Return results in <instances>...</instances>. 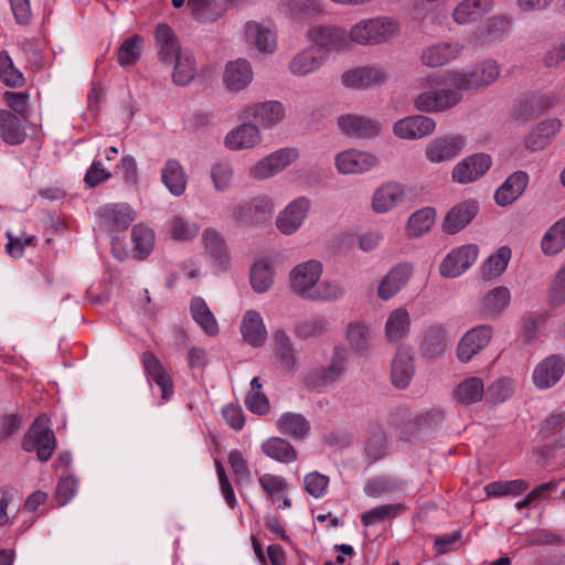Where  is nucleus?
Returning a JSON list of instances; mask_svg holds the SVG:
<instances>
[{"mask_svg":"<svg viewBox=\"0 0 565 565\" xmlns=\"http://www.w3.org/2000/svg\"><path fill=\"white\" fill-rule=\"evenodd\" d=\"M399 33L398 20L388 15L362 19L350 28L352 45L374 46L385 44L398 36Z\"/></svg>","mask_w":565,"mask_h":565,"instance_id":"1","label":"nucleus"},{"mask_svg":"<svg viewBox=\"0 0 565 565\" xmlns=\"http://www.w3.org/2000/svg\"><path fill=\"white\" fill-rule=\"evenodd\" d=\"M500 76V66L494 60H484L469 70L448 72L446 82L465 90L478 89L494 83Z\"/></svg>","mask_w":565,"mask_h":565,"instance_id":"2","label":"nucleus"},{"mask_svg":"<svg viewBox=\"0 0 565 565\" xmlns=\"http://www.w3.org/2000/svg\"><path fill=\"white\" fill-rule=\"evenodd\" d=\"M348 370V356L342 348L335 347L327 366L311 367L303 377L307 387L322 392L339 382Z\"/></svg>","mask_w":565,"mask_h":565,"instance_id":"3","label":"nucleus"},{"mask_svg":"<svg viewBox=\"0 0 565 565\" xmlns=\"http://www.w3.org/2000/svg\"><path fill=\"white\" fill-rule=\"evenodd\" d=\"M55 447L56 440L54 433L49 427V419L45 416H39L24 437L23 449L25 451L36 450L39 460L45 462L51 459Z\"/></svg>","mask_w":565,"mask_h":565,"instance_id":"4","label":"nucleus"},{"mask_svg":"<svg viewBox=\"0 0 565 565\" xmlns=\"http://www.w3.org/2000/svg\"><path fill=\"white\" fill-rule=\"evenodd\" d=\"M462 100V89L450 86L427 89L414 98V107L422 113H443L456 107Z\"/></svg>","mask_w":565,"mask_h":565,"instance_id":"5","label":"nucleus"},{"mask_svg":"<svg viewBox=\"0 0 565 565\" xmlns=\"http://www.w3.org/2000/svg\"><path fill=\"white\" fill-rule=\"evenodd\" d=\"M511 28L512 18L510 15H491L471 32L469 43L473 46L500 43L511 33Z\"/></svg>","mask_w":565,"mask_h":565,"instance_id":"6","label":"nucleus"},{"mask_svg":"<svg viewBox=\"0 0 565 565\" xmlns=\"http://www.w3.org/2000/svg\"><path fill=\"white\" fill-rule=\"evenodd\" d=\"M298 158V148H281L257 161L249 168L248 174L255 180H266L285 170Z\"/></svg>","mask_w":565,"mask_h":565,"instance_id":"7","label":"nucleus"},{"mask_svg":"<svg viewBox=\"0 0 565 565\" xmlns=\"http://www.w3.org/2000/svg\"><path fill=\"white\" fill-rule=\"evenodd\" d=\"M308 38L315 46L316 51L323 53L343 52L352 47L350 31L338 26H316L312 28Z\"/></svg>","mask_w":565,"mask_h":565,"instance_id":"8","label":"nucleus"},{"mask_svg":"<svg viewBox=\"0 0 565 565\" xmlns=\"http://www.w3.org/2000/svg\"><path fill=\"white\" fill-rule=\"evenodd\" d=\"M321 274L322 264L316 259L296 265L289 274L292 291L308 300L318 285Z\"/></svg>","mask_w":565,"mask_h":565,"instance_id":"9","label":"nucleus"},{"mask_svg":"<svg viewBox=\"0 0 565 565\" xmlns=\"http://www.w3.org/2000/svg\"><path fill=\"white\" fill-rule=\"evenodd\" d=\"M311 209L307 196H298L290 201L277 215L276 226L284 235L296 233L305 223Z\"/></svg>","mask_w":565,"mask_h":565,"instance_id":"10","label":"nucleus"},{"mask_svg":"<svg viewBox=\"0 0 565 565\" xmlns=\"http://www.w3.org/2000/svg\"><path fill=\"white\" fill-rule=\"evenodd\" d=\"M492 334L493 331L489 324H480L468 330L457 344V359L461 363L470 362L473 356L488 347Z\"/></svg>","mask_w":565,"mask_h":565,"instance_id":"11","label":"nucleus"},{"mask_svg":"<svg viewBox=\"0 0 565 565\" xmlns=\"http://www.w3.org/2000/svg\"><path fill=\"white\" fill-rule=\"evenodd\" d=\"M274 205L265 196H256L232 207V217L243 224L256 226L268 221Z\"/></svg>","mask_w":565,"mask_h":565,"instance_id":"12","label":"nucleus"},{"mask_svg":"<svg viewBox=\"0 0 565 565\" xmlns=\"http://www.w3.org/2000/svg\"><path fill=\"white\" fill-rule=\"evenodd\" d=\"M479 255L476 244H467L452 249L440 264V275L456 278L475 264Z\"/></svg>","mask_w":565,"mask_h":565,"instance_id":"13","label":"nucleus"},{"mask_svg":"<svg viewBox=\"0 0 565 565\" xmlns=\"http://www.w3.org/2000/svg\"><path fill=\"white\" fill-rule=\"evenodd\" d=\"M386 81V72L376 65L354 67L341 75L342 85L352 89H367L383 85Z\"/></svg>","mask_w":565,"mask_h":565,"instance_id":"14","label":"nucleus"},{"mask_svg":"<svg viewBox=\"0 0 565 565\" xmlns=\"http://www.w3.org/2000/svg\"><path fill=\"white\" fill-rule=\"evenodd\" d=\"M465 148L461 136H444L431 139L425 148V158L431 163H443L455 159Z\"/></svg>","mask_w":565,"mask_h":565,"instance_id":"15","label":"nucleus"},{"mask_svg":"<svg viewBox=\"0 0 565 565\" xmlns=\"http://www.w3.org/2000/svg\"><path fill=\"white\" fill-rule=\"evenodd\" d=\"M491 157L486 153H475L459 161L452 169V181L468 184L480 179L491 167Z\"/></svg>","mask_w":565,"mask_h":565,"instance_id":"16","label":"nucleus"},{"mask_svg":"<svg viewBox=\"0 0 565 565\" xmlns=\"http://www.w3.org/2000/svg\"><path fill=\"white\" fill-rule=\"evenodd\" d=\"M334 163L340 173L356 174L374 168L379 163V159L371 152L349 149L338 153Z\"/></svg>","mask_w":565,"mask_h":565,"instance_id":"17","label":"nucleus"},{"mask_svg":"<svg viewBox=\"0 0 565 565\" xmlns=\"http://www.w3.org/2000/svg\"><path fill=\"white\" fill-rule=\"evenodd\" d=\"M340 131L351 138L370 139L380 135L382 126L379 121L354 114L342 115L338 118Z\"/></svg>","mask_w":565,"mask_h":565,"instance_id":"18","label":"nucleus"},{"mask_svg":"<svg viewBox=\"0 0 565 565\" xmlns=\"http://www.w3.org/2000/svg\"><path fill=\"white\" fill-rule=\"evenodd\" d=\"M436 129V121L424 115H413L397 120L393 126V134L399 139L416 140L431 135Z\"/></svg>","mask_w":565,"mask_h":565,"instance_id":"19","label":"nucleus"},{"mask_svg":"<svg viewBox=\"0 0 565 565\" xmlns=\"http://www.w3.org/2000/svg\"><path fill=\"white\" fill-rule=\"evenodd\" d=\"M479 203L473 200H465L454 205L445 215L441 228L446 234H456L462 231L476 217Z\"/></svg>","mask_w":565,"mask_h":565,"instance_id":"20","label":"nucleus"},{"mask_svg":"<svg viewBox=\"0 0 565 565\" xmlns=\"http://www.w3.org/2000/svg\"><path fill=\"white\" fill-rule=\"evenodd\" d=\"M448 344L449 339L446 327L430 324L422 333L419 352L427 360H437L446 353Z\"/></svg>","mask_w":565,"mask_h":565,"instance_id":"21","label":"nucleus"},{"mask_svg":"<svg viewBox=\"0 0 565 565\" xmlns=\"http://www.w3.org/2000/svg\"><path fill=\"white\" fill-rule=\"evenodd\" d=\"M565 372V359L561 355H550L534 369L532 380L539 390L553 387Z\"/></svg>","mask_w":565,"mask_h":565,"instance_id":"22","label":"nucleus"},{"mask_svg":"<svg viewBox=\"0 0 565 565\" xmlns=\"http://www.w3.org/2000/svg\"><path fill=\"white\" fill-rule=\"evenodd\" d=\"M97 214L100 226L108 231L126 230L136 218L135 211L126 203L104 205Z\"/></svg>","mask_w":565,"mask_h":565,"instance_id":"23","label":"nucleus"},{"mask_svg":"<svg viewBox=\"0 0 565 565\" xmlns=\"http://www.w3.org/2000/svg\"><path fill=\"white\" fill-rule=\"evenodd\" d=\"M254 72L245 58L227 62L223 73V83L230 92H242L252 83Z\"/></svg>","mask_w":565,"mask_h":565,"instance_id":"24","label":"nucleus"},{"mask_svg":"<svg viewBox=\"0 0 565 565\" xmlns=\"http://www.w3.org/2000/svg\"><path fill=\"white\" fill-rule=\"evenodd\" d=\"M244 118H253L263 128L271 129L285 118V107L280 102L268 100L255 104L244 110Z\"/></svg>","mask_w":565,"mask_h":565,"instance_id":"25","label":"nucleus"},{"mask_svg":"<svg viewBox=\"0 0 565 565\" xmlns=\"http://www.w3.org/2000/svg\"><path fill=\"white\" fill-rule=\"evenodd\" d=\"M465 50L460 42H439L426 47L422 53V62L429 67L443 66L458 58Z\"/></svg>","mask_w":565,"mask_h":565,"instance_id":"26","label":"nucleus"},{"mask_svg":"<svg viewBox=\"0 0 565 565\" xmlns=\"http://www.w3.org/2000/svg\"><path fill=\"white\" fill-rule=\"evenodd\" d=\"M262 142V132L257 125L242 124L230 130L225 138L224 145L227 149L239 151L252 149Z\"/></svg>","mask_w":565,"mask_h":565,"instance_id":"27","label":"nucleus"},{"mask_svg":"<svg viewBox=\"0 0 565 565\" xmlns=\"http://www.w3.org/2000/svg\"><path fill=\"white\" fill-rule=\"evenodd\" d=\"M491 9V0H461L452 9L451 19L458 25H468L479 21Z\"/></svg>","mask_w":565,"mask_h":565,"instance_id":"28","label":"nucleus"},{"mask_svg":"<svg viewBox=\"0 0 565 565\" xmlns=\"http://www.w3.org/2000/svg\"><path fill=\"white\" fill-rule=\"evenodd\" d=\"M412 269L407 265H397L393 267L381 280L377 287V297L382 300H390L409 280Z\"/></svg>","mask_w":565,"mask_h":565,"instance_id":"29","label":"nucleus"},{"mask_svg":"<svg viewBox=\"0 0 565 565\" xmlns=\"http://www.w3.org/2000/svg\"><path fill=\"white\" fill-rule=\"evenodd\" d=\"M404 199V188L399 183L388 182L374 192L372 207L376 213H386L399 205Z\"/></svg>","mask_w":565,"mask_h":565,"instance_id":"30","label":"nucleus"},{"mask_svg":"<svg viewBox=\"0 0 565 565\" xmlns=\"http://www.w3.org/2000/svg\"><path fill=\"white\" fill-rule=\"evenodd\" d=\"M273 342L274 356L280 367L288 372H294L298 365V358L289 334L285 330L278 329L273 334Z\"/></svg>","mask_w":565,"mask_h":565,"instance_id":"31","label":"nucleus"},{"mask_svg":"<svg viewBox=\"0 0 565 565\" xmlns=\"http://www.w3.org/2000/svg\"><path fill=\"white\" fill-rule=\"evenodd\" d=\"M323 63V56L318 54L315 46H308L291 57L288 70L294 76L303 77L318 71Z\"/></svg>","mask_w":565,"mask_h":565,"instance_id":"32","label":"nucleus"},{"mask_svg":"<svg viewBox=\"0 0 565 565\" xmlns=\"http://www.w3.org/2000/svg\"><path fill=\"white\" fill-rule=\"evenodd\" d=\"M529 183L526 172L516 171L512 173L495 191L494 200L500 206L512 204L525 190Z\"/></svg>","mask_w":565,"mask_h":565,"instance_id":"33","label":"nucleus"},{"mask_svg":"<svg viewBox=\"0 0 565 565\" xmlns=\"http://www.w3.org/2000/svg\"><path fill=\"white\" fill-rule=\"evenodd\" d=\"M415 374L414 359L407 349L399 348L392 362V382L397 388H406Z\"/></svg>","mask_w":565,"mask_h":565,"instance_id":"34","label":"nucleus"},{"mask_svg":"<svg viewBox=\"0 0 565 565\" xmlns=\"http://www.w3.org/2000/svg\"><path fill=\"white\" fill-rule=\"evenodd\" d=\"M562 127L556 118L540 122L524 140L525 147L531 151H539L547 147Z\"/></svg>","mask_w":565,"mask_h":565,"instance_id":"35","label":"nucleus"},{"mask_svg":"<svg viewBox=\"0 0 565 565\" xmlns=\"http://www.w3.org/2000/svg\"><path fill=\"white\" fill-rule=\"evenodd\" d=\"M241 332L244 340L252 347L259 348L265 343L267 330L258 311L248 310L244 313Z\"/></svg>","mask_w":565,"mask_h":565,"instance_id":"36","label":"nucleus"},{"mask_svg":"<svg viewBox=\"0 0 565 565\" xmlns=\"http://www.w3.org/2000/svg\"><path fill=\"white\" fill-rule=\"evenodd\" d=\"M161 180L172 195L180 196L186 189L188 174L178 160L169 159L162 168Z\"/></svg>","mask_w":565,"mask_h":565,"instance_id":"37","label":"nucleus"},{"mask_svg":"<svg viewBox=\"0 0 565 565\" xmlns=\"http://www.w3.org/2000/svg\"><path fill=\"white\" fill-rule=\"evenodd\" d=\"M204 247L214 265L221 268L227 266L231 260L230 249L224 237L215 230L207 228L203 232Z\"/></svg>","mask_w":565,"mask_h":565,"instance_id":"38","label":"nucleus"},{"mask_svg":"<svg viewBox=\"0 0 565 565\" xmlns=\"http://www.w3.org/2000/svg\"><path fill=\"white\" fill-rule=\"evenodd\" d=\"M0 138L8 145H21L26 138L22 120L9 110H0Z\"/></svg>","mask_w":565,"mask_h":565,"instance_id":"39","label":"nucleus"},{"mask_svg":"<svg viewBox=\"0 0 565 565\" xmlns=\"http://www.w3.org/2000/svg\"><path fill=\"white\" fill-rule=\"evenodd\" d=\"M190 312L192 319L199 324L206 335L215 337L218 334L220 327L217 320L203 298L193 297L191 299Z\"/></svg>","mask_w":565,"mask_h":565,"instance_id":"40","label":"nucleus"},{"mask_svg":"<svg viewBox=\"0 0 565 565\" xmlns=\"http://www.w3.org/2000/svg\"><path fill=\"white\" fill-rule=\"evenodd\" d=\"M409 329L411 317L405 308L399 307L388 313L384 326V334L390 342H397L405 338Z\"/></svg>","mask_w":565,"mask_h":565,"instance_id":"41","label":"nucleus"},{"mask_svg":"<svg viewBox=\"0 0 565 565\" xmlns=\"http://www.w3.org/2000/svg\"><path fill=\"white\" fill-rule=\"evenodd\" d=\"M245 36L246 40L253 43L260 52L273 53L276 49V34L268 26L258 22L250 21L246 23Z\"/></svg>","mask_w":565,"mask_h":565,"instance_id":"42","label":"nucleus"},{"mask_svg":"<svg viewBox=\"0 0 565 565\" xmlns=\"http://www.w3.org/2000/svg\"><path fill=\"white\" fill-rule=\"evenodd\" d=\"M274 266L268 258H259L250 267L249 281L257 294L268 291L274 284Z\"/></svg>","mask_w":565,"mask_h":565,"instance_id":"43","label":"nucleus"},{"mask_svg":"<svg viewBox=\"0 0 565 565\" xmlns=\"http://www.w3.org/2000/svg\"><path fill=\"white\" fill-rule=\"evenodd\" d=\"M542 253L555 256L565 249V216L552 224L541 239Z\"/></svg>","mask_w":565,"mask_h":565,"instance_id":"44","label":"nucleus"},{"mask_svg":"<svg viewBox=\"0 0 565 565\" xmlns=\"http://www.w3.org/2000/svg\"><path fill=\"white\" fill-rule=\"evenodd\" d=\"M262 451L270 459L289 463L297 459V451L294 446L286 439L279 437H270L262 443Z\"/></svg>","mask_w":565,"mask_h":565,"instance_id":"45","label":"nucleus"},{"mask_svg":"<svg viewBox=\"0 0 565 565\" xmlns=\"http://www.w3.org/2000/svg\"><path fill=\"white\" fill-rule=\"evenodd\" d=\"M276 428L282 435L299 439L303 438L309 433L310 424L303 415L287 412L277 419Z\"/></svg>","mask_w":565,"mask_h":565,"instance_id":"46","label":"nucleus"},{"mask_svg":"<svg viewBox=\"0 0 565 565\" xmlns=\"http://www.w3.org/2000/svg\"><path fill=\"white\" fill-rule=\"evenodd\" d=\"M345 338L354 353L364 355L370 349L372 332L366 324L354 321L348 324Z\"/></svg>","mask_w":565,"mask_h":565,"instance_id":"47","label":"nucleus"},{"mask_svg":"<svg viewBox=\"0 0 565 565\" xmlns=\"http://www.w3.org/2000/svg\"><path fill=\"white\" fill-rule=\"evenodd\" d=\"M175 62L172 79L174 84L185 86L190 84L196 74V67L193 55L188 51H182L174 56Z\"/></svg>","mask_w":565,"mask_h":565,"instance_id":"48","label":"nucleus"},{"mask_svg":"<svg viewBox=\"0 0 565 565\" xmlns=\"http://www.w3.org/2000/svg\"><path fill=\"white\" fill-rule=\"evenodd\" d=\"M328 330V321L321 316H311L299 320L294 328V333L298 339L308 340L322 337Z\"/></svg>","mask_w":565,"mask_h":565,"instance_id":"49","label":"nucleus"},{"mask_svg":"<svg viewBox=\"0 0 565 565\" xmlns=\"http://www.w3.org/2000/svg\"><path fill=\"white\" fill-rule=\"evenodd\" d=\"M156 42L161 58L166 62H173L174 56L180 53L177 38L171 28L167 24H159L156 29Z\"/></svg>","mask_w":565,"mask_h":565,"instance_id":"50","label":"nucleus"},{"mask_svg":"<svg viewBox=\"0 0 565 565\" xmlns=\"http://www.w3.org/2000/svg\"><path fill=\"white\" fill-rule=\"evenodd\" d=\"M169 232L174 241L190 242L200 233V225L182 215H175L169 223Z\"/></svg>","mask_w":565,"mask_h":565,"instance_id":"51","label":"nucleus"},{"mask_svg":"<svg viewBox=\"0 0 565 565\" xmlns=\"http://www.w3.org/2000/svg\"><path fill=\"white\" fill-rule=\"evenodd\" d=\"M455 394L457 399L463 404L477 403L486 394L483 381L476 376L469 377L457 386Z\"/></svg>","mask_w":565,"mask_h":565,"instance_id":"52","label":"nucleus"},{"mask_svg":"<svg viewBox=\"0 0 565 565\" xmlns=\"http://www.w3.org/2000/svg\"><path fill=\"white\" fill-rule=\"evenodd\" d=\"M436 220V211L433 207H424L411 215L407 231L411 236L419 237L428 232Z\"/></svg>","mask_w":565,"mask_h":565,"instance_id":"53","label":"nucleus"},{"mask_svg":"<svg viewBox=\"0 0 565 565\" xmlns=\"http://www.w3.org/2000/svg\"><path fill=\"white\" fill-rule=\"evenodd\" d=\"M511 248L501 246L495 253L490 255L482 266V275L484 278L501 276L511 259Z\"/></svg>","mask_w":565,"mask_h":565,"instance_id":"54","label":"nucleus"},{"mask_svg":"<svg viewBox=\"0 0 565 565\" xmlns=\"http://www.w3.org/2000/svg\"><path fill=\"white\" fill-rule=\"evenodd\" d=\"M131 238L138 257H148L154 246V232L143 224H138L131 231Z\"/></svg>","mask_w":565,"mask_h":565,"instance_id":"55","label":"nucleus"},{"mask_svg":"<svg viewBox=\"0 0 565 565\" xmlns=\"http://www.w3.org/2000/svg\"><path fill=\"white\" fill-rule=\"evenodd\" d=\"M345 295V288L335 280H322L316 286L308 300L321 302H334Z\"/></svg>","mask_w":565,"mask_h":565,"instance_id":"56","label":"nucleus"},{"mask_svg":"<svg viewBox=\"0 0 565 565\" xmlns=\"http://www.w3.org/2000/svg\"><path fill=\"white\" fill-rule=\"evenodd\" d=\"M401 503H388L375 507L361 515L364 526H371L385 520H391L399 515L404 511Z\"/></svg>","mask_w":565,"mask_h":565,"instance_id":"57","label":"nucleus"},{"mask_svg":"<svg viewBox=\"0 0 565 565\" xmlns=\"http://www.w3.org/2000/svg\"><path fill=\"white\" fill-rule=\"evenodd\" d=\"M210 174L214 189L217 192H224L232 185L234 168L228 160H220L212 164Z\"/></svg>","mask_w":565,"mask_h":565,"instance_id":"58","label":"nucleus"},{"mask_svg":"<svg viewBox=\"0 0 565 565\" xmlns=\"http://www.w3.org/2000/svg\"><path fill=\"white\" fill-rule=\"evenodd\" d=\"M529 488L526 481L515 479L511 481L490 482L484 487L487 497L519 495Z\"/></svg>","mask_w":565,"mask_h":565,"instance_id":"59","label":"nucleus"},{"mask_svg":"<svg viewBox=\"0 0 565 565\" xmlns=\"http://www.w3.org/2000/svg\"><path fill=\"white\" fill-rule=\"evenodd\" d=\"M142 38L134 35L125 40L118 49L117 58L121 66L135 64L141 54Z\"/></svg>","mask_w":565,"mask_h":565,"instance_id":"60","label":"nucleus"},{"mask_svg":"<svg viewBox=\"0 0 565 565\" xmlns=\"http://www.w3.org/2000/svg\"><path fill=\"white\" fill-rule=\"evenodd\" d=\"M0 78L9 87H21L24 83L22 73L15 68L7 51L0 52Z\"/></svg>","mask_w":565,"mask_h":565,"instance_id":"61","label":"nucleus"},{"mask_svg":"<svg viewBox=\"0 0 565 565\" xmlns=\"http://www.w3.org/2000/svg\"><path fill=\"white\" fill-rule=\"evenodd\" d=\"M433 418V414H419L416 416H412V414H409V419L404 428L403 439L412 440L426 435V433L431 428Z\"/></svg>","mask_w":565,"mask_h":565,"instance_id":"62","label":"nucleus"},{"mask_svg":"<svg viewBox=\"0 0 565 565\" xmlns=\"http://www.w3.org/2000/svg\"><path fill=\"white\" fill-rule=\"evenodd\" d=\"M510 299V290L507 287L499 286L484 296L483 307L490 313H498L509 306Z\"/></svg>","mask_w":565,"mask_h":565,"instance_id":"63","label":"nucleus"},{"mask_svg":"<svg viewBox=\"0 0 565 565\" xmlns=\"http://www.w3.org/2000/svg\"><path fill=\"white\" fill-rule=\"evenodd\" d=\"M565 62V32L545 51L542 63L547 68H557Z\"/></svg>","mask_w":565,"mask_h":565,"instance_id":"64","label":"nucleus"}]
</instances>
